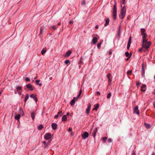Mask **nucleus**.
I'll use <instances>...</instances> for the list:
<instances>
[{"label":"nucleus","mask_w":155,"mask_h":155,"mask_svg":"<svg viewBox=\"0 0 155 155\" xmlns=\"http://www.w3.org/2000/svg\"><path fill=\"white\" fill-rule=\"evenodd\" d=\"M126 8L125 6H124L121 10L120 14L119 15L120 18L121 19H123L125 15Z\"/></svg>","instance_id":"f257e3e1"},{"label":"nucleus","mask_w":155,"mask_h":155,"mask_svg":"<svg viewBox=\"0 0 155 155\" xmlns=\"http://www.w3.org/2000/svg\"><path fill=\"white\" fill-rule=\"evenodd\" d=\"M116 2H115V5L114 6L113 9V16L114 18V20L116 19L117 18V8L116 6Z\"/></svg>","instance_id":"f03ea898"},{"label":"nucleus","mask_w":155,"mask_h":155,"mask_svg":"<svg viewBox=\"0 0 155 155\" xmlns=\"http://www.w3.org/2000/svg\"><path fill=\"white\" fill-rule=\"evenodd\" d=\"M151 45V43L150 41H149L142 44V48H145L146 49H147L150 48Z\"/></svg>","instance_id":"7ed1b4c3"},{"label":"nucleus","mask_w":155,"mask_h":155,"mask_svg":"<svg viewBox=\"0 0 155 155\" xmlns=\"http://www.w3.org/2000/svg\"><path fill=\"white\" fill-rule=\"evenodd\" d=\"M44 137L45 139H50L51 137V134L50 133H47L45 134Z\"/></svg>","instance_id":"20e7f679"},{"label":"nucleus","mask_w":155,"mask_h":155,"mask_svg":"<svg viewBox=\"0 0 155 155\" xmlns=\"http://www.w3.org/2000/svg\"><path fill=\"white\" fill-rule=\"evenodd\" d=\"M88 132H85L82 135V137L84 139H85L88 137Z\"/></svg>","instance_id":"39448f33"},{"label":"nucleus","mask_w":155,"mask_h":155,"mask_svg":"<svg viewBox=\"0 0 155 155\" xmlns=\"http://www.w3.org/2000/svg\"><path fill=\"white\" fill-rule=\"evenodd\" d=\"M26 87L28 90L30 91H32L33 90V88L32 87V86L30 84H28L27 85Z\"/></svg>","instance_id":"423d86ee"},{"label":"nucleus","mask_w":155,"mask_h":155,"mask_svg":"<svg viewBox=\"0 0 155 155\" xmlns=\"http://www.w3.org/2000/svg\"><path fill=\"white\" fill-rule=\"evenodd\" d=\"M138 107H135L134 110V113L138 114L139 113V111L138 109Z\"/></svg>","instance_id":"0eeeda50"},{"label":"nucleus","mask_w":155,"mask_h":155,"mask_svg":"<svg viewBox=\"0 0 155 155\" xmlns=\"http://www.w3.org/2000/svg\"><path fill=\"white\" fill-rule=\"evenodd\" d=\"M30 97L33 98L36 102L37 101V99L35 95L33 94H31L30 95Z\"/></svg>","instance_id":"6e6552de"},{"label":"nucleus","mask_w":155,"mask_h":155,"mask_svg":"<svg viewBox=\"0 0 155 155\" xmlns=\"http://www.w3.org/2000/svg\"><path fill=\"white\" fill-rule=\"evenodd\" d=\"M146 86L145 84H143L141 87V91L144 92L146 90Z\"/></svg>","instance_id":"1a4fd4ad"},{"label":"nucleus","mask_w":155,"mask_h":155,"mask_svg":"<svg viewBox=\"0 0 155 155\" xmlns=\"http://www.w3.org/2000/svg\"><path fill=\"white\" fill-rule=\"evenodd\" d=\"M75 100H76V98L74 97L73 99L71 100L70 102V104L71 106H73L74 105L75 103Z\"/></svg>","instance_id":"9d476101"},{"label":"nucleus","mask_w":155,"mask_h":155,"mask_svg":"<svg viewBox=\"0 0 155 155\" xmlns=\"http://www.w3.org/2000/svg\"><path fill=\"white\" fill-rule=\"evenodd\" d=\"M97 39L96 37H94L92 40V42L93 44H95L97 42Z\"/></svg>","instance_id":"9b49d317"},{"label":"nucleus","mask_w":155,"mask_h":155,"mask_svg":"<svg viewBox=\"0 0 155 155\" xmlns=\"http://www.w3.org/2000/svg\"><path fill=\"white\" fill-rule=\"evenodd\" d=\"M51 127L53 130L56 129L57 127V124L54 123H53L51 124Z\"/></svg>","instance_id":"f8f14e48"},{"label":"nucleus","mask_w":155,"mask_h":155,"mask_svg":"<svg viewBox=\"0 0 155 155\" xmlns=\"http://www.w3.org/2000/svg\"><path fill=\"white\" fill-rule=\"evenodd\" d=\"M19 114H21L22 116H23L24 115V113L21 108H20L19 109Z\"/></svg>","instance_id":"ddd939ff"},{"label":"nucleus","mask_w":155,"mask_h":155,"mask_svg":"<svg viewBox=\"0 0 155 155\" xmlns=\"http://www.w3.org/2000/svg\"><path fill=\"white\" fill-rule=\"evenodd\" d=\"M146 37H143V41L142 42V44H144V43H146L147 41V40L146 39Z\"/></svg>","instance_id":"4468645a"},{"label":"nucleus","mask_w":155,"mask_h":155,"mask_svg":"<svg viewBox=\"0 0 155 155\" xmlns=\"http://www.w3.org/2000/svg\"><path fill=\"white\" fill-rule=\"evenodd\" d=\"M71 51H68L66 53V54L65 55V56L67 57L69 56L71 54Z\"/></svg>","instance_id":"2eb2a0df"},{"label":"nucleus","mask_w":155,"mask_h":155,"mask_svg":"<svg viewBox=\"0 0 155 155\" xmlns=\"http://www.w3.org/2000/svg\"><path fill=\"white\" fill-rule=\"evenodd\" d=\"M91 110V107H87L86 109V113L87 114H89Z\"/></svg>","instance_id":"dca6fc26"},{"label":"nucleus","mask_w":155,"mask_h":155,"mask_svg":"<svg viewBox=\"0 0 155 155\" xmlns=\"http://www.w3.org/2000/svg\"><path fill=\"white\" fill-rule=\"evenodd\" d=\"M35 113L34 112H32L31 114V117L32 119V120H34L35 118Z\"/></svg>","instance_id":"f3484780"},{"label":"nucleus","mask_w":155,"mask_h":155,"mask_svg":"<svg viewBox=\"0 0 155 155\" xmlns=\"http://www.w3.org/2000/svg\"><path fill=\"white\" fill-rule=\"evenodd\" d=\"M21 115L20 114H18V115H16L15 116V119L17 120H18L20 117Z\"/></svg>","instance_id":"a211bd4d"},{"label":"nucleus","mask_w":155,"mask_h":155,"mask_svg":"<svg viewBox=\"0 0 155 155\" xmlns=\"http://www.w3.org/2000/svg\"><path fill=\"white\" fill-rule=\"evenodd\" d=\"M67 119V115H64L63 116L62 118V121H66Z\"/></svg>","instance_id":"6ab92c4d"},{"label":"nucleus","mask_w":155,"mask_h":155,"mask_svg":"<svg viewBox=\"0 0 155 155\" xmlns=\"http://www.w3.org/2000/svg\"><path fill=\"white\" fill-rule=\"evenodd\" d=\"M106 23L104 25L105 26H107L109 22V18H107L105 20Z\"/></svg>","instance_id":"aec40b11"},{"label":"nucleus","mask_w":155,"mask_h":155,"mask_svg":"<svg viewBox=\"0 0 155 155\" xmlns=\"http://www.w3.org/2000/svg\"><path fill=\"white\" fill-rule=\"evenodd\" d=\"M38 129L39 130H41L43 128V127L42 124H41L38 126Z\"/></svg>","instance_id":"412c9836"},{"label":"nucleus","mask_w":155,"mask_h":155,"mask_svg":"<svg viewBox=\"0 0 155 155\" xmlns=\"http://www.w3.org/2000/svg\"><path fill=\"white\" fill-rule=\"evenodd\" d=\"M145 126L147 129H149L150 128V126L149 124L145 123Z\"/></svg>","instance_id":"4be33fe9"},{"label":"nucleus","mask_w":155,"mask_h":155,"mask_svg":"<svg viewBox=\"0 0 155 155\" xmlns=\"http://www.w3.org/2000/svg\"><path fill=\"white\" fill-rule=\"evenodd\" d=\"M82 90L81 89L79 91V94H78V96L76 97V100H77L78 98L81 95V94L82 93Z\"/></svg>","instance_id":"5701e85b"},{"label":"nucleus","mask_w":155,"mask_h":155,"mask_svg":"<svg viewBox=\"0 0 155 155\" xmlns=\"http://www.w3.org/2000/svg\"><path fill=\"white\" fill-rule=\"evenodd\" d=\"M29 97V96L28 94H27L26 95L25 98V102H26V101L28 99Z\"/></svg>","instance_id":"b1692460"},{"label":"nucleus","mask_w":155,"mask_h":155,"mask_svg":"<svg viewBox=\"0 0 155 155\" xmlns=\"http://www.w3.org/2000/svg\"><path fill=\"white\" fill-rule=\"evenodd\" d=\"M22 87L21 86H18L16 87V90L17 91H19L21 90Z\"/></svg>","instance_id":"393cba45"},{"label":"nucleus","mask_w":155,"mask_h":155,"mask_svg":"<svg viewBox=\"0 0 155 155\" xmlns=\"http://www.w3.org/2000/svg\"><path fill=\"white\" fill-rule=\"evenodd\" d=\"M57 29V27L55 25H53L51 27V29L55 30Z\"/></svg>","instance_id":"a878e982"},{"label":"nucleus","mask_w":155,"mask_h":155,"mask_svg":"<svg viewBox=\"0 0 155 155\" xmlns=\"http://www.w3.org/2000/svg\"><path fill=\"white\" fill-rule=\"evenodd\" d=\"M131 41V37L130 36L129 38V39L128 41V45H130Z\"/></svg>","instance_id":"bb28decb"},{"label":"nucleus","mask_w":155,"mask_h":155,"mask_svg":"<svg viewBox=\"0 0 155 155\" xmlns=\"http://www.w3.org/2000/svg\"><path fill=\"white\" fill-rule=\"evenodd\" d=\"M132 70H130V71H127V74L128 75H130L132 74Z\"/></svg>","instance_id":"cd10ccee"},{"label":"nucleus","mask_w":155,"mask_h":155,"mask_svg":"<svg viewBox=\"0 0 155 155\" xmlns=\"http://www.w3.org/2000/svg\"><path fill=\"white\" fill-rule=\"evenodd\" d=\"M46 50L42 49L41 51V54L42 55H43L46 52Z\"/></svg>","instance_id":"c85d7f7f"},{"label":"nucleus","mask_w":155,"mask_h":155,"mask_svg":"<svg viewBox=\"0 0 155 155\" xmlns=\"http://www.w3.org/2000/svg\"><path fill=\"white\" fill-rule=\"evenodd\" d=\"M62 111H60L58 113V114H57L58 115V116H59V117L61 116L62 115Z\"/></svg>","instance_id":"c756f323"},{"label":"nucleus","mask_w":155,"mask_h":155,"mask_svg":"<svg viewBox=\"0 0 155 155\" xmlns=\"http://www.w3.org/2000/svg\"><path fill=\"white\" fill-rule=\"evenodd\" d=\"M111 96V94L110 93H109L107 95V98L108 99L110 98Z\"/></svg>","instance_id":"7c9ffc66"},{"label":"nucleus","mask_w":155,"mask_h":155,"mask_svg":"<svg viewBox=\"0 0 155 155\" xmlns=\"http://www.w3.org/2000/svg\"><path fill=\"white\" fill-rule=\"evenodd\" d=\"M102 43L101 42H99V43L97 45V47L98 48H100L101 45Z\"/></svg>","instance_id":"2f4dec72"},{"label":"nucleus","mask_w":155,"mask_h":155,"mask_svg":"<svg viewBox=\"0 0 155 155\" xmlns=\"http://www.w3.org/2000/svg\"><path fill=\"white\" fill-rule=\"evenodd\" d=\"M141 35L143 36V37H146L147 34L146 33L141 34Z\"/></svg>","instance_id":"473e14b6"},{"label":"nucleus","mask_w":155,"mask_h":155,"mask_svg":"<svg viewBox=\"0 0 155 155\" xmlns=\"http://www.w3.org/2000/svg\"><path fill=\"white\" fill-rule=\"evenodd\" d=\"M145 30L144 29L141 28V34L145 33Z\"/></svg>","instance_id":"72a5a7b5"},{"label":"nucleus","mask_w":155,"mask_h":155,"mask_svg":"<svg viewBox=\"0 0 155 155\" xmlns=\"http://www.w3.org/2000/svg\"><path fill=\"white\" fill-rule=\"evenodd\" d=\"M107 139V137H104L102 138V140L104 142H105L106 141V140Z\"/></svg>","instance_id":"f704fd0d"},{"label":"nucleus","mask_w":155,"mask_h":155,"mask_svg":"<svg viewBox=\"0 0 155 155\" xmlns=\"http://www.w3.org/2000/svg\"><path fill=\"white\" fill-rule=\"evenodd\" d=\"M125 55L127 57H129V52L127 51L125 53Z\"/></svg>","instance_id":"c9c22d12"},{"label":"nucleus","mask_w":155,"mask_h":155,"mask_svg":"<svg viewBox=\"0 0 155 155\" xmlns=\"http://www.w3.org/2000/svg\"><path fill=\"white\" fill-rule=\"evenodd\" d=\"M107 142L109 143H111L112 142V139H110V138L108 139L107 140Z\"/></svg>","instance_id":"e433bc0d"},{"label":"nucleus","mask_w":155,"mask_h":155,"mask_svg":"<svg viewBox=\"0 0 155 155\" xmlns=\"http://www.w3.org/2000/svg\"><path fill=\"white\" fill-rule=\"evenodd\" d=\"M85 2L84 0H83L81 2V5H85Z\"/></svg>","instance_id":"4c0bfd02"},{"label":"nucleus","mask_w":155,"mask_h":155,"mask_svg":"<svg viewBox=\"0 0 155 155\" xmlns=\"http://www.w3.org/2000/svg\"><path fill=\"white\" fill-rule=\"evenodd\" d=\"M70 62V61L69 60H66L65 61V64H67L68 63Z\"/></svg>","instance_id":"58836bf2"},{"label":"nucleus","mask_w":155,"mask_h":155,"mask_svg":"<svg viewBox=\"0 0 155 155\" xmlns=\"http://www.w3.org/2000/svg\"><path fill=\"white\" fill-rule=\"evenodd\" d=\"M40 81L39 80H37L35 81V82L37 84H38V83L40 82Z\"/></svg>","instance_id":"ea45409f"},{"label":"nucleus","mask_w":155,"mask_h":155,"mask_svg":"<svg viewBox=\"0 0 155 155\" xmlns=\"http://www.w3.org/2000/svg\"><path fill=\"white\" fill-rule=\"evenodd\" d=\"M97 130V127H96L94 130V132L95 133H96Z\"/></svg>","instance_id":"a19ab883"},{"label":"nucleus","mask_w":155,"mask_h":155,"mask_svg":"<svg viewBox=\"0 0 155 155\" xmlns=\"http://www.w3.org/2000/svg\"><path fill=\"white\" fill-rule=\"evenodd\" d=\"M26 80L27 81H30V79L29 78H26Z\"/></svg>","instance_id":"79ce46f5"},{"label":"nucleus","mask_w":155,"mask_h":155,"mask_svg":"<svg viewBox=\"0 0 155 155\" xmlns=\"http://www.w3.org/2000/svg\"><path fill=\"white\" fill-rule=\"evenodd\" d=\"M72 130V129L70 127V128H69L68 129V131L69 132H71V131Z\"/></svg>","instance_id":"37998d69"},{"label":"nucleus","mask_w":155,"mask_h":155,"mask_svg":"<svg viewBox=\"0 0 155 155\" xmlns=\"http://www.w3.org/2000/svg\"><path fill=\"white\" fill-rule=\"evenodd\" d=\"M141 83L140 82H138L136 83V85L137 86L140 85V84Z\"/></svg>","instance_id":"c03bdc74"},{"label":"nucleus","mask_w":155,"mask_h":155,"mask_svg":"<svg viewBox=\"0 0 155 155\" xmlns=\"http://www.w3.org/2000/svg\"><path fill=\"white\" fill-rule=\"evenodd\" d=\"M96 94L97 95H100V93L99 91H97L96 93Z\"/></svg>","instance_id":"a18cd8bd"},{"label":"nucleus","mask_w":155,"mask_h":155,"mask_svg":"<svg viewBox=\"0 0 155 155\" xmlns=\"http://www.w3.org/2000/svg\"><path fill=\"white\" fill-rule=\"evenodd\" d=\"M110 74H108L107 75V78H110L109 77H110Z\"/></svg>","instance_id":"49530a36"},{"label":"nucleus","mask_w":155,"mask_h":155,"mask_svg":"<svg viewBox=\"0 0 155 155\" xmlns=\"http://www.w3.org/2000/svg\"><path fill=\"white\" fill-rule=\"evenodd\" d=\"M99 104L98 103H97L94 107H99Z\"/></svg>","instance_id":"de8ad7c7"},{"label":"nucleus","mask_w":155,"mask_h":155,"mask_svg":"<svg viewBox=\"0 0 155 155\" xmlns=\"http://www.w3.org/2000/svg\"><path fill=\"white\" fill-rule=\"evenodd\" d=\"M96 133H94V132H93V134L92 136L94 137V138H95V136H96Z\"/></svg>","instance_id":"09e8293b"},{"label":"nucleus","mask_w":155,"mask_h":155,"mask_svg":"<svg viewBox=\"0 0 155 155\" xmlns=\"http://www.w3.org/2000/svg\"><path fill=\"white\" fill-rule=\"evenodd\" d=\"M98 107H95V108H94L93 109V110H97L98 109Z\"/></svg>","instance_id":"8fccbe9b"},{"label":"nucleus","mask_w":155,"mask_h":155,"mask_svg":"<svg viewBox=\"0 0 155 155\" xmlns=\"http://www.w3.org/2000/svg\"><path fill=\"white\" fill-rule=\"evenodd\" d=\"M59 116H58V115L57 114L56 115H55L54 116V118H58L59 117Z\"/></svg>","instance_id":"3c124183"},{"label":"nucleus","mask_w":155,"mask_h":155,"mask_svg":"<svg viewBox=\"0 0 155 155\" xmlns=\"http://www.w3.org/2000/svg\"><path fill=\"white\" fill-rule=\"evenodd\" d=\"M73 23V21L72 20H70L69 21V24H72Z\"/></svg>","instance_id":"603ef678"},{"label":"nucleus","mask_w":155,"mask_h":155,"mask_svg":"<svg viewBox=\"0 0 155 155\" xmlns=\"http://www.w3.org/2000/svg\"><path fill=\"white\" fill-rule=\"evenodd\" d=\"M130 45H128L127 44V49H129V48H130Z\"/></svg>","instance_id":"864d4df0"},{"label":"nucleus","mask_w":155,"mask_h":155,"mask_svg":"<svg viewBox=\"0 0 155 155\" xmlns=\"http://www.w3.org/2000/svg\"><path fill=\"white\" fill-rule=\"evenodd\" d=\"M43 144H45L46 145H47V143H46V142L45 141H44L43 142Z\"/></svg>","instance_id":"5fc2aeb1"},{"label":"nucleus","mask_w":155,"mask_h":155,"mask_svg":"<svg viewBox=\"0 0 155 155\" xmlns=\"http://www.w3.org/2000/svg\"><path fill=\"white\" fill-rule=\"evenodd\" d=\"M125 0H123V2H122V4H125Z\"/></svg>","instance_id":"6e6d98bb"},{"label":"nucleus","mask_w":155,"mask_h":155,"mask_svg":"<svg viewBox=\"0 0 155 155\" xmlns=\"http://www.w3.org/2000/svg\"><path fill=\"white\" fill-rule=\"evenodd\" d=\"M131 155H136L135 153V152L134 151H133V152L132 153Z\"/></svg>","instance_id":"4d7b16f0"},{"label":"nucleus","mask_w":155,"mask_h":155,"mask_svg":"<svg viewBox=\"0 0 155 155\" xmlns=\"http://www.w3.org/2000/svg\"><path fill=\"white\" fill-rule=\"evenodd\" d=\"M38 84L40 86H41L42 85V84L41 83H40V84Z\"/></svg>","instance_id":"13d9d810"},{"label":"nucleus","mask_w":155,"mask_h":155,"mask_svg":"<svg viewBox=\"0 0 155 155\" xmlns=\"http://www.w3.org/2000/svg\"><path fill=\"white\" fill-rule=\"evenodd\" d=\"M95 28L97 29L98 28V26L97 25H96V26Z\"/></svg>","instance_id":"bf43d9fd"},{"label":"nucleus","mask_w":155,"mask_h":155,"mask_svg":"<svg viewBox=\"0 0 155 155\" xmlns=\"http://www.w3.org/2000/svg\"><path fill=\"white\" fill-rule=\"evenodd\" d=\"M141 50H142V48L140 49L139 50V51L140 52V51H141Z\"/></svg>","instance_id":"052dcab7"},{"label":"nucleus","mask_w":155,"mask_h":155,"mask_svg":"<svg viewBox=\"0 0 155 155\" xmlns=\"http://www.w3.org/2000/svg\"><path fill=\"white\" fill-rule=\"evenodd\" d=\"M61 25V23L60 22H59L58 23V25Z\"/></svg>","instance_id":"680f3d73"},{"label":"nucleus","mask_w":155,"mask_h":155,"mask_svg":"<svg viewBox=\"0 0 155 155\" xmlns=\"http://www.w3.org/2000/svg\"><path fill=\"white\" fill-rule=\"evenodd\" d=\"M37 76H36L34 78V79H36L37 78Z\"/></svg>","instance_id":"e2e57ef3"},{"label":"nucleus","mask_w":155,"mask_h":155,"mask_svg":"<svg viewBox=\"0 0 155 155\" xmlns=\"http://www.w3.org/2000/svg\"><path fill=\"white\" fill-rule=\"evenodd\" d=\"M108 78V81L110 82L111 81V80H110V78Z\"/></svg>","instance_id":"0e129e2a"},{"label":"nucleus","mask_w":155,"mask_h":155,"mask_svg":"<svg viewBox=\"0 0 155 155\" xmlns=\"http://www.w3.org/2000/svg\"><path fill=\"white\" fill-rule=\"evenodd\" d=\"M52 77H50V78H49V79H50V80H52Z\"/></svg>","instance_id":"69168bd1"},{"label":"nucleus","mask_w":155,"mask_h":155,"mask_svg":"<svg viewBox=\"0 0 155 155\" xmlns=\"http://www.w3.org/2000/svg\"><path fill=\"white\" fill-rule=\"evenodd\" d=\"M131 57V55H130L129 57H128V58H127V60H128V58H130Z\"/></svg>","instance_id":"338daca9"},{"label":"nucleus","mask_w":155,"mask_h":155,"mask_svg":"<svg viewBox=\"0 0 155 155\" xmlns=\"http://www.w3.org/2000/svg\"><path fill=\"white\" fill-rule=\"evenodd\" d=\"M112 53V52L111 51H110L109 52V54H111Z\"/></svg>","instance_id":"774afa93"}]
</instances>
